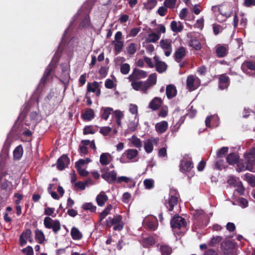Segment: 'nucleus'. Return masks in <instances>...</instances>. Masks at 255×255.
<instances>
[{
  "label": "nucleus",
  "mask_w": 255,
  "mask_h": 255,
  "mask_svg": "<svg viewBox=\"0 0 255 255\" xmlns=\"http://www.w3.org/2000/svg\"><path fill=\"white\" fill-rule=\"evenodd\" d=\"M236 247V244L230 240L222 242L220 246L224 255H238Z\"/></svg>",
  "instance_id": "1"
},
{
  "label": "nucleus",
  "mask_w": 255,
  "mask_h": 255,
  "mask_svg": "<svg viewBox=\"0 0 255 255\" xmlns=\"http://www.w3.org/2000/svg\"><path fill=\"white\" fill-rule=\"evenodd\" d=\"M106 225L108 227L114 226L113 229L115 231H121L124 228V223L122 221V217L120 215H116L113 218L109 217L106 220Z\"/></svg>",
  "instance_id": "2"
},
{
  "label": "nucleus",
  "mask_w": 255,
  "mask_h": 255,
  "mask_svg": "<svg viewBox=\"0 0 255 255\" xmlns=\"http://www.w3.org/2000/svg\"><path fill=\"white\" fill-rule=\"evenodd\" d=\"M44 227L48 229H52L55 234L61 230L60 222L58 220H53L49 217H46L44 219Z\"/></svg>",
  "instance_id": "3"
},
{
  "label": "nucleus",
  "mask_w": 255,
  "mask_h": 255,
  "mask_svg": "<svg viewBox=\"0 0 255 255\" xmlns=\"http://www.w3.org/2000/svg\"><path fill=\"white\" fill-rule=\"evenodd\" d=\"M200 85V80L197 77L191 75L187 77L186 80L187 89L189 91L197 89Z\"/></svg>",
  "instance_id": "4"
},
{
  "label": "nucleus",
  "mask_w": 255,
  "mask_h": 255,
  "mask_svg": "<svg viewBox=\"0 0 255 255\" xmlns=\"http://www.w3.org/2000/svg\"><path fill=\"white\" fill-rule=\"evenodd\" d=\"M138 151L135 149H128L126 150L122 154L120 161L125 163L128 162L129 160L134 159L138 155Z\"/></svg>",
  "instance_id": "5"
},
{
  "label": "nucleus",
  "mask_w": 255,
  "mask_h": 255,
  "mask_svg": "<svg viewBox=\"0 0 255 255\" xmlns=\"http://www.w3.org/2000/svg\"><path fill=\"white\" fill-rule=\"evenodd\" d=\"M170 225L172 228L180 229L182 227H185L186 222L182 217L179 216H175L170 221Z\"/></svg>",
  "instance_id": "6"
},
{
  "label": "nucleus",
  "mask_w": 255,
  "mask_h": 255,
  "mask_svg": "<svg viewBox=\"0 0 255 255\" xmlns=\"http://www.w3.org/2000/svg\"><path fill=\"white\" fill-rule=\"evenodd\" d=\"M101 177L108 183L112 184L116 183L117 178V173L115 170L105 171L102 174Z\"/></svg>",
  "instance_id": "7"
},
{
  "label": "nucleus",
  "mask_w": 255,
  "mask_h": 255,
  "mask_svg": "<svg viewBox=\"0 0 255 255\" xmlns=\"http://www.w3.org/2000/svg\"><path fill=\"white\" fill-rule=\"evenodd\" d=\"M172 41L169 39H161L160 41V46L164 51L166 56H169L172 52Z\"/></svg>",
  "instance_id": "8"
},
{
  "label": "nucleus",
  "mask_w": 255,
  "mask_h": 255,
  "mask_svg": "<svg viewBox=\"0 0 255 255\" xmlns=\"http://www.w3.org/2000/svg\"><path fill=\"white\" fill-rule=\"evenodd\" d=\"M147 75V72L142 70L134 68L132 73L128 77L129 81L136 80L141 78H144Z\"/></svg>",
  "instance_id": "9"
},
{
  "label": "nucleus",
  "mask_w": 255,
  "mask_h": 255,
  "mask_svg": "<svg viewBox=\"0 0 255 255\" xmlns=\"http://www.w3.org/2000/svg\"><path fill=\"white\" fill-rule=\"evenodd\" d=\"M70 164V159L66 154H63L57 160V168L59 170H63L66 166Z\"/></svg>",
  "instance_id": "10"
},
{
  "label": "nucleus",
  "mask_w": 255,
  "mask_h": 255,
  "mask_svg": "<svg viewBox=\"0 0 255 255\" xmlns=\"http://www.w3.org/2000/svg\"><path fill=\"white\" fill-rule=\"evenodd\" d=\"M229 46L227 44H219L216 46V54L218 58L226 57L228 54Z\"/></svg>",
  "instance_id": "11"
},
{
  "label": "nucleus",
  "mask_w": 255,
  "mask_h": 255,
  "mask_svg": "<svg viewBox=\"0 0 255 255\" xmlns=\"http://www.w3.org/2000/svg\"><path fill=\"white\" fill-rule=\"evenodd\" d=\"M219 88L221 90L227 89L230 85V80L226 74H222L219 77Z\"/></svg>",
  "instance_id": "12"
},
{
  "label": "nucleus",
  "mask_w": 255,
  "mask_h": 255,
  "mask_svg": "<svg viewBox=\"0 0 255 255\" xmlns=\"http://www.w3.org/2000/svg\"><path fill=\"white\" fill-rule=\"evenodd\" d=\"M163 103L161 98L154 97L149 103L148 108L153 111L159 110Z\"/></svg>",
  "instance_id": "13"
},
{
  "label": "nucleus",
  "mask_w": 255,
  "mask_h": 255,
  "mask_svg": "<svg viewBox=\"0 0 255 255\" xmlns=\"http://www.w3.org/2000/svg\"><path fill=\"white\" fill-rule=\"evenodd\" d=\"M193 167V162L190 160H182L180 164V170L182 173L189 172Z\"/></svg>",
  "instance_id": "14"
},
{
  "label": "nucleus",
  "mask_w": 255,
  "mask_h": 255,
  "mask_svg": "<svg viewBox=\"0 0 255 255\" xmlns=\"http://www.w3.org/2000/svg\"><path fill=\"white\" fill-rule=\"evenodd\" d=\"M153 59L155 62V67L156 70L159 73L165 72L167 69V65L163 61H159L157 56H154Z\"/></svg>",
  "instance_id": "15"
},
{
  "label": "nucleus",
  "mask_w": 255,
  "mask_h": 255,
  "mask_svg": "<svg viewBox=\"0 0 255 255\" xmlns=\"http://www.w3.org/2000/svg\"><path fill=\"white\" fill-rule=\"evenodd\" d=\"M177 93L176 87L172 84L168 85L166 88V95L168 99L175 97Z\"/></svg>",
  "instance_id": "16"
},
{
  "label": "nucleus",
  "mask_w": 255,
  "mask_h": 255,
  "mask_svg": "<svg viewBox=\"0 0 255 255\" xmlns=\"http://www.w3.org/2000/svg\"><path fill=\"white\" fill-rule=\"evenodd\" d=\"M186 49L183 46L180 47L174 53V60L176 62H179L186 56Z\"/></svg>",
  "instance_id": "17"
},
{
  "label": "nucleus",
  "mask_w": 255,
  "mask_h": 255,
  "mask_svg": "<svg viewBox=\"0 0 255 255\" xmlns=\"http://www.w3.org/2000/svg\"><path fill=\"white\" fill-rule=\"evenodd\" d=\"M241 68L245 73H247L248 70L255 71V62L246 60L242 63Z\"/></svg>",
  "instance_id": "18"
},
{
  "label": "nucleus",
  "mask_w": 255,
  "mask_h": 255,
  "mask_svg": "<svg viewBox=\"0 0 255 255\" xmlns=\"http://www.w3.org/2000/svg\"><path fill=\"white\" fill-rule=\"evenodd\" d=\"M168 127V123L165 121L157 123L155 126L156 131L160 134L165 132L167 129Z\"/></svg>",
  "instance_id": "19"
},
{
  "label": "nucleus",
  "mask_w": 255,
  "mask_h": 255,
  "mask_svg": "<svg viewBox=\"0 0 255 255\" xmlns=\"http://www.w3.org/2000/svg\"><path fill=\"white\" fill-rule=\"evenodd\" d=\"M245 164L249 166H251L252 170H250V171L255 172V155L250 153L245 161Z\"/></svg>",
  "instance_id": "20"
},
{
  "label": "nucleus",
  "mask_w": 255,
  "mask_h": 255,
  "mask_svg": "<svg viewBox=\"0 0 255 255\" xmlns=\"http://www.w3.org/2000/svg\"><path fill=\"white\" fill-rule=\"evenodd\" d=\"M178 202V197L174 195H170V197L168 201V206L166 207L169 211L173 210L174 207L177 205Z\"/></svg>",
  "instance_id": "21"
},
{
  "label": "nucleus",
  "mask_w": 255,
  "mask_h": 255,
  "mask_svg": "<svg viewBox=\"0 0 255 255\" xmlns=\"http://www.w3.org/2000/svg\"><path fill=\"white\" fill-rule=\"evenodd\" d=\"M113 109L110 107H102L100 111V117L105 120H107Z\"/></svg>",
  "instance_id": "22"
},
{
  "label": "nucleus",
  "mask_w": 255,
  "mask_h": 255,
  "mask_svg": "<svg viewBox=\"0 0 255 255\" xmlns=\"http://www.w3.org/2000/svg\"><path fill=\"white\" fill-rule=\"evenodd\" d=\"M81 117L85 121H91L94 118V111L93 109L90 108L86 109L84 113L82 114Z\"/></svg>",
  "instance_id": "23"
},
{
  "label": "nucleus",
  "mask_w": 255,
  "mask_h": 255,
  "mask_svg": "<svg viewBox=\"0 0 255 255\" xmlns=\"http://www.w3.org/2000/svg\"><path fill=\"white\" fill-rule=\"evenodd\" d=\"M226 160L230 165H234L238 162L239 156L234 152L230 153L227 156Z\"/></svg>",
  "instance_id": "24"
},
{
  "label": "nucleus",
  "mask_w": 255,
  "mask_h": 255,
  "mask_svg": "<svg viewBox=\"0 0 255 255\" xmlns=\"http://www.w3.org/2000/svg\"><path fill=\"white\" fill-rule=\"evenodd\" d=\"M70 234L72 238L74 240H81L83 238L82 233L79 231V230L75 227H73L71 230Z\"/></svg>",
  "instance_id": "25"
},
{
  "label": "nucleus",
  "mask_w": 255,
  "mask_h": 255,
  "mask_svg": "<svg viewBox=\"0 0 255 255\" xmlns=\"http://www.w3.org/2000/svg\"><path fill=\"white\" fill-rule=\"evenodd\" d=\"M155 243V240L153 236L143 238L142 241V245L144 248H149L154 245Z\"/></svg>",
  "instance_id": "26"
},
{
  "label": "nucleus",
  "mask_w": 255,
  "mask_h": 255,
  "mask_svg": "<svg viewBox=\"0 0 255 255\" xmlns=\"http://www.w3.org/2000/svg\"><path fill=\"white\" fill-rule=\"evenodd\" d=\"M159 250L161 255H170L172 253V248L168 245L161 244L159 245Z\"/></svg>",
  "instance_id": "27"
},
{
  "label": "nucleus",
  "mask_w": 255,
  "mask_h": 255,
  "mask_svg": "<svg viewBox=\"0 0 255 255\" xmlns=\"http://www.w3.org/2000/svg\"><path fill=\"white\" fill-rule=\"evenodd\" d=\"M108 200V197L105 194H100L96 198L97 204L101 207L104 206Z\"/></svg>",
  "instance_id": "28"
},
{
  "label": "nucleus",
  "mask_w": 255,
  "mask_h": 255,
  "mask_svg": "<svg viewBox=\"0 0 255 255\" xmlns=\"http://www.w3.org/2000/svg\"><path fill=\"white\" fill-rule=\"evenodd\" d=\"M171 30L176 33L181 32L183 29V26L180 22H179V25H177V22L175 21H172L170 24Z\"/></svg>",
  "instance_id": "29"
},
{
  "label": "nucleus",
  "mask_w": 255,
  "mask_h": 255,
  "mask_svg": "<svg viewBox=\"0 0 255 255\" xmlns=\"http://www.w3.org/2000/svg\"><path fill=\"white\" fill-rule=\"evenodd\" d=\"M160 37V35L155 32H152L148 35V37L145 39L146 43H155L158 41Z\"/></svg>",
  "instance_id": "30"
},
{
  "label": "nucleus",
  "mask_w": 255,
  "mask_h": 255,
  "mask_svg": "<svg viewBox=\"0 0 255 255\" xmlns=\"http://www.w3.org/2000/svg\"><path fill=\"white\" fill-rule=\"evenodd\" d=\"M23 150L21 145L17 146L13 152V158L15 159H20L23 154Z\"/></svg>",
  "instance_id": "31"
},
{
  "label": "nucleus",
  "mask_w": 255,
  "mask_h": 255,
  "mask_svg": "<svg viewBox=\"0 0 255 255\" xmlns=\"http://www.w3.org/2000/svg\"><path fill=\"white\" fill-rule=\"evenodd\" d=\"M237 164V166L236 170L239 172L244 171L245 170H249V171L252 170V168H251V166H249L246 164H245V162H243V161L240 162L239 161Z\"/></svg>",
  "instance_id": "32"
},
{
  "label": "nucleus",
  "mask_w": 255,
  "mask_h": 255,
  "mask_svg": "<svg viewBox=\"0 0 255 255\" xmlns=\"http://www.w3.org/2000/svg\"><path fill=\"white\" fill-rule=\"evenodd\" d=\"M189 45L196 50H200L202 47L200 41L196 38H192L189 42Z\"/></svg>",
  "instance_id": "33"
},
{
  "label": "nucleus",
  "mask_w": 255,
  "mask_h": 255,
  "mask_svg": "<svg viewBox=\"0 0 255 255\" xmlns=\"http://www.w3.org/2000/svg\"><path fill=\"white\" fill-rule=\"evenodd\" d=\"M35 240H37L39 244H43L45 241V236L42 231L37 229L35 231Z\"/></svg>",
  "instance_id": "34"
},
{
  "label": "nucleus",
  "mask_w": 255,
  "mask_h": 255,
  "mask_svg": "<svg viewBox=\"0 0 255 255\" xmlns=\"http://www.w3.org/2000/svg\"><path fill=\"white\" fill-rule=\"evenodd\" d=\"M111 155L109 153H103L100 158V162L102 165H107L109 164V157Z\"/></svg>",
  "instance_id": "35"
},
{
  "label": "nucleus",
  "mask_w": 255,
  "mask_h": 255,
  "mask_svg": "<svg viewBox=\"0 0 255 255\" xmlns=\"http://www.w3.org/2000/svg\"><path fill=\"white\" fill-rule=\"evenodd\" d=\"M99 87V83L97 81H94L93 83H88L87 85V92L89 94V92H95L96 90Z\"/></svg>",
  "instance_id": "36"
},
{
  "label": "nucleus",
  "mask_w": 255,
  "mask_h": 255,
  "mask_svg": "<svg viewBox=\"0 0 255 255\" xmlns=\"http://www.w3.org/2000/svg\"><path fill=\"white\" fill-rule=\"evenodd\" d=\"M112 209L113 206L111 204L108 205L104 210L100 214V221H101L104 220L110 214Z\"/></svg>",
  "instance_id": "37"
},
{
  "label": "nucleus",
  "mask_w": 255,
  "mask_h": 255,
  "mask_svg": "<svg viewBox=\"0 0 255 255\" xmlns=\"http://www.w3.org/2000/svg\"><path fill=\"white\" fill-rule=\"evenodd\" d=\"M112 43L114 44V50L116 54H118L121 52L124 47L123 41H114L112 42Z\"/></svg>",
  "instance_id": "38"
},
{
  "label": "nucleus",
  "mask_w": 255,
  "mask_h": 255,
  "mask_svg": "<svg viewBox=\"0 0 255 255\" xmlns=\"http://www.w3.org/2000/svg\"><path fill=\"white\" fill-rule=\"evenodd\" d=\"M157 225L158 223L156 219L153 220H149L146 224L147 228L151 231H155L157 228Z\"/></svg>",
  "instance_id": "39"
},
{
  "label": "nucleus",
  "mask_w": 255,
  "mask_h": 255,
  "mask_svg": "<svg viewBox=\"0 0 255 255\" xmlns=\"http://www.w3.org/2000/svg\"><path fill=\"white\" fill-rule=\"evenodd\" d=\"M131 143L136 148H140L142 147V143L140 139L136 136L133 135L131 138Z\"/></svg>",
  "instance_id": "40"
},
{
  "label": "nucleus",
  "mask_w": 255,
  "mask_h": 255,
  "mask_svg": "<svg viewBox=\"0 0 255 255\" xmlns=\"http://www.w3.org/2000/svg\"><path fill=\"white\" fill-rule=\"evenodd\" d=\"M132 88L135 91L141 90L142 87L143 81H136L135 80L130 81Z\"/></svg>",
  "instance_id": "41"
},
{
  "label": "nucleus",
  "mask_w": 255,
  "mask_h": 255,
  "mask_svg": "<svg viewBox=\"0 0 255 255\" xmlns=\"http://www.w3.org/2000/svg\"><path fill=\"white\" fill-rule=\"evenodd\" d=\"M45 206L44 214L47 216H50L53 218H55L56 216V214L54 213L55 208L47 207L46 204L45 205Z\"/></svg>",
  "instance_id": "42"
},
{
  "label": "nucleus",
  "mask_w": 255,
  "mask_h": 255,
  "mask_svg": "<svg viewBox=\"0 0 255 255\" xmlns=\"http://www.w3.org/2000/svg\"><path fill=\"white\" fill-rule=\"evenodd\" d=\"M82 208L85 210H89L91 212H95L97 208L92 203L90 202L84 203L82 205Z\"/></svg>",
  "instance_id": "43"
},
{
  "label": "nucleus",
  "mask_w": 255,
  "mask_h": 255,
  "mask_svg": "<svg viewBox=\"0 0 255 255\" xmlns=\"http://www.w3.org/2000/svg\"><path fill=\"white\" fill-rule=\"evenodd\" d=\"M246 180L252 187H255V176L252 174L247 173L245 175Z\"/></svg>",
  "instance_id": "44"
},
{
  "label": "nucleus",
  "mask_w": 255,
  "mask_h": 255,
  "mask_svg": "<svg viewBox=\"0 0 255 255\" xmlns=\"http://www.w3.org/2000/svg\"><path fill=\"white\" fill-rule=\"evenodd\" d=\"M127 52L130 55L134 54L137 50V45L134 43H131L127 48Z\"/></svg>",
  "instance_id": "45"
},
{
  "label": "nucleus",
  "mask_w": 255,
  "mask_h": 255,
  "mask_svg": "<svg viewBox=\"0 0 255 255\" xmlns=\"http://www.w3.org/2000/svg\"><path fill=\"white\" fill-rule=\"evenodd\" d=\"M229 148L228 147H223L217 151L216 155L218 158H221L225 156L228 152Z\"/></svg>",
  "instance_id": "46"
},
{
  "label": "nucleus",
  "mask_w": 255,
  "mask_h": 255,
  "mask_svg": "<svg viewBox=\"0 0 255 255\" xmlns=\"http://www.w3.org/2000/svg\"><path fill=\"white\" fill-rule=\"evenodd\" d=\"M144 149L145 151L148 153H151L153 149V145L152 142L150 139H148L144 144Z\"/></svg>",
  "instance_id": "47"
},
{
  "label": "nucleus",
  "mask_w": 255,
  "mask_h": 255,
  "mask_svg": "<svg viewBox=\"0 0 255 255\" xmlns=\"http://www.w3.org/2000/svg\"><path fill=\"white\" fill-rule=\"evenodd\" d=\"M222 239L223 238L221 236L214 237L211 239L209 245L210 247H214L217 244L220 242Z\"/></svg>",
  "instance_id": "48"
},
{
  "label": "nucleus",
  "mask_w": 255,
  "mask_h": 255,
  "mask_svg": "<svg viewBox=\"0 0 255 255\" xmlns=\"http://www.w3.org/2000/svg\"><path fill=\"white\" fill-rule=\"evenodd\" d=\"M157 4L156 0H149L145 4L144 6L146 9L151 10Z\"/></svg>",
  "instance_id": "49"
},
{
  "label": "nucleus",
  "mask_w": 255,
  "mask_h": 255,
  "mask_svg": "<svg viewBox=\"0 0 255 255\" xmlns=\"http://www.w3.org/2000/svg\"><path fill=\"white\" fill-rule=\"evenodd\" d=\"M96 130H94L92 126H87L83 129V134L84 135L88 134H94Z\"/></svg>",
  "instance_id": "50"
},
{
  "label": "nucleus",
  "mask_w": 255,
  "mask_h": 255,
  "mask_svg": "<svg viewBox=\"0 0 255 255\" xmlns=\"http://www.w3.org/2000/svg\"><path fill=\"white\" fill-rule=\"evenodd\" d=\"M24 110L25 109H24L23 111L19 114V116L17 118V119L15 122L14 125L12 128L13 129L15 128L18 121H20V122H22L24 120L25 117L26 116V111H24Z\"/></svg>",
  "instance_id": "51"
},
{
  "label": "nucleus",
  "mask_w": 255,
  "mask_h": 255,
  "mask_svg": "<svg viewBox=\"0 0 255 255\" xmlns=\"http://www.w3.org/2000/svg\"><path fill=\"white\" fill-rule=\"evenodd\" d=\"M130 70V66L128 63H124L121 66V72L123 74H127Z\"/></svg>",
  "instance_id": "52"
},
{
  "label": "nucleus",
  "mask_w": 255,
  "mask_h": 255,
  "mask_svg": "<svg viewBox=\"0 0 255 255\" xmlns=\"http://www.w3.org/2000/svg\"><path fill=\"white\" fill-rule=\"evenodd\" d=\"M150 84L153 86L156 84L157 81V75L156 73L151 74L146 80Z\"/></svg>",
  "instance_id": "53"
},
{
  "label": "nucleus",
  "mask_w": 255,
  "mask_h": 255,
  "mask_svg": "<svg viewBox=\"0 0 255 255\" xmlns=\"http://www.w3.org/2000/svg\"><path fill=\"white\" fill-rule=\"evenodd\" d=\"M112 130L110 127H104L100 128V132L104 136L108 135Z\"/></svg>",
  "instance_id": "54"
},
{
  "label": "nucleus",
  "mask_w": 255,
  "mask_h": 255,
  "mask_svg": "<svg viewBox=\"0 0 255 255\" xmlns=\"http://www.w3.org/2000/svg\"><path fill=\"white\" fill-rule=\"evenodd\" d=\"M90 21L89 17L85 16L80 24V26L82 28H86L90 25Z\"/></svg>",
  "instance_id": "55"
},
{
  "label": "nucleus",
  "mask_w": 255,
  "mask_h": 255,
  "mask_svg": "<svg viewBox=\"0 0 255 255\" xmlns=\"http://www.w3.org/2000/svg\"><path fill=\"white\" fill-rule=\"evenodd\" d=\"M143 183L146 189H150L153 187L154 181L151 179H146L144 180Z\"/></svg>",
  "instance_id": "56"
},
{
  "label": "nucleus",
  "mask_w": 255,
  "mask_h": 255,
  "mask_svg": "<svg viewBox=\"0 0 255 255\" xmlns=\"http://www.w3.org/2000/svg\"><path fill=\"white\" fill-rule=\"evenodd\" d=\"M215 168L218 170H222L225 168V166L224 165V160L223 159H218L216 162L215 164Z\"/></svg>",
  "instance_id": "57"
},
{
  "label": "nucleus",
  "mask_w": 255,
  "mask_h": 255,
  "mask_svg": "<svg viewBox=\"0 0 255 255\" xmlns=\"http://www.w3.org/2000/svg\"><path fill=\"white\" fill-rule=\"evenodd\" d=\"M151 86H152V85L150 84L147 80H146L144 82H143L141 92L144 94H146L147 90Z\"/></svg>",
  "instance_id": "58"
},
{
  "label": "nucleus",
  "mask_w": 255,
  "mask_h": 255,
  "mask_svg": "<svg viewBox=\"0 0 255 255\" xmlns=\"http://www.w3.org/2000/svg\"><path fill=\"white\" fill-rule=\"evenodd\" d=\"M168 112V111L167 107H163L159 111L158 115L159 117L165 118L167 116Z\"/></svg>",
  "instance_id": "59"
},
{
  "label": "nucleus",
  "mask_w": 255,
  "mask_h": 255,
  "mask_svg": "<svg viewBox=\"0 0 255 255\" xmlns=\"http://www.w3.org/2000/svg\"><path fill=\"white\" fill-rule=\"evenodd\" d=\"M140 28L139 27H134L132 28L129 31L128 37H135L140 31Z\"/></svg>",
  "instance_id": "60"
},
{
  "label": "nucleus",
  "mask_w": 255,
  "mask_h": 255,
  "mask_svg": "<svg viewBox=\"0 0 255 255\" xmlns=\"http://www.w3.org/2000/svg\"><path fill=\"white\" fill-rule=\"evenodd\" d=\"M129 178L128 177L122 176L117 178L116 182L119 184L123 182L128 183L129 182Z\"/></svg>",
  "instance_id": "61"
},
{
  "label": "nucleus",
  "mask_w": 255,
  "mask_h": 255,
  "mask_svg": "<svg viewBox=\"0 0 255 255\" xmlns=\"http://www.w3.org/2000/svg\"><path fill=\"white\" fill-rule=\"evenodd\" d=\"M22 251L26 255H33V248L31 246H27L26 248L23 249Z\"/></svg>",
  "instance_id": "62"
},
{
  "label": "nucleus",
  "mask_w": 255,
  "mask_h": 255,
  "mask_svg": "<svg viewBox=\"0 0 255 255\" xmlns=\"http://www.w3.org/2000/svg\"><path fill=\"white\" fill-rule=\"evenodd\" d=\"M99 73L101 76L102 78H105L108 73V69L105 66H102L99 71Z\"/></svg>",
  "instance_id": "63"
},
{
  "label": "nucleus",
  "mask_w": 255,
  "mask_h": 255,
  "mask_svg": "<svg viewBox=\"0 0 255 255\" xmlns=\"http://www.w3.org/2000/svg\"><path fill=\"white\" fill-rule=\"evenodd\" d=\"M158 155L160 157H166L167 155L166 148L163 147L160 148L158 150Z\"/></svg>",
  "instance_id": "64"
}]
</instances>
